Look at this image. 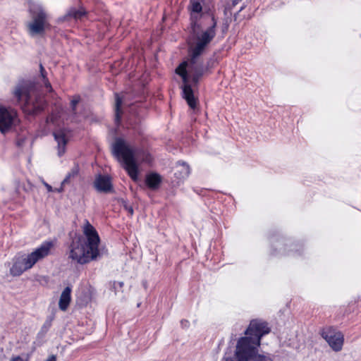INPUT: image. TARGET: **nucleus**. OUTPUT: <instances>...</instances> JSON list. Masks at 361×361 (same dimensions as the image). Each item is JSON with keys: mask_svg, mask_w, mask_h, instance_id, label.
I'll list each match as a JSON object with an SVG mask.
<instances>
[{"mask_svg": "<svg viewBox=\"0 0 361 361\" xmlns=\"http://www.w3.org/2000/svg\"><path fill=\"white\" fill-rule=\"evenodd\" d=\"M244 8H245V6H242V7L240 8V11H238V13H239V12H240L241 11H243Z\"/></svg>", "mask_w": 361, "mask_h": 361, "instance_id": "nucleus-36", "label": "nucleus"}, {"mask_svg": "<svg viewBox=\"0 0 361 361\" xmlns=\"http://www.w3.org/2000/svg\"><path fill=\"white\" fill-rule=\"evenodd\" d=\"M144 160L147 162H150L152 161L151 154L149 153H147L145 154V158L144 159Z\"/></svg>", "mask_w": 361, "mask_h": 361, "instance_id": "nucleus-31", "label": "nucleus"}, {"mask_svg": "<svg viewBox=\"0 0 361 361\" xmlns=\"http://www.w3.org/2000/svg\"><path fill=\"white\" fill-rule=\"evenodd\" d=\"M46 361H56V357L55 355L49 356Z\"/></svg>", "mask_w": 361, "mask_h": 361, "instance_id": "nucleus-32", "label": "nucleus"}, {"mask_svg": "<svg viewBox=\"0 0 361 361\" xmlns=\"http://www.w3.org/2000/svg\"><path fill=\"white\" fill-rule=\"evenodd\" d=\"M113 152L118 159L122 160L123 169L129 177L133 181H137L139 168L133 149L123 138L118 137L113 145Z\"/></svg>", "mask_w": 361, "mask_h": 361, "instance_id": "nucleus-5", "label": "nucleus"}, {"mask_svg": "<svg viewBox=\"0 0 361 361\" xmlns=\"http://www.w3.org/2000/svg\"><path fill=\"white\" fill-rule=\"evenodd\" d=\"M321 336L334 351L341 350L344 337L341 331L333 326H326L321 330Z\"/></svg>", "mask_w": 361, "mask_h": 361, "instance_id": "nucleus-8", "label": "nucleus"}, {"mask_svg": "<svg viewBox=\"0 0 361 361\" xmlns=\"http://www.w3.org/2000/svg\"><path fill=\"white\" fill-rule=\"evenodd\" d=\"M179 165L182 167V171L180 172V177L185 178L188 177L190 173V168L188 164L185 162L178 163Z\"/></svg>", "mask_w": 361, "mask_h": 361, "instance_id": "nucleus-21", "label": "nucleus"}, {"mask_svg": "<svg viewBox=\"0 0 361 361\" xmlns=\"http://www.w3.org/2000/svg\"><path fill=\"white\" fill-rule=\"evenodd\" d=\"M71 288L67 286L61 293L59 300V308L63 312H66L70 305L71 302Z\"/></svg>", "mask_w": 361, "mask_h": 361, "instance_id": "nucleus-14", "label": "nucleus"}, {"mask_svg": "<svg viewBox=\"0 0 361 361\" xmlns=\"http://www.w3.org/2000/svg\"><path fill=\"white\" fill-rule=\"evenodd\" d=\"M204 74V69L202 67H197L194 70V73L192 76V81L194 84H197L200 79Z\"/></svg>", "mask_w": 361, "mask_h": 361, "instance_id": "nucleus-19", "label": "nucleus"}, {"mask_svg": "<svg viewBox=\"0 0 361 361\" xmlns=\"http://www.w3.org/2000/svg\"><path fill=\"white\" fill-rule=\"evenodd\" d=\"M11 361H25L22 357L18 356L11 359Z\"/></svg>", "mask_w": 361, "mask_h": 361, "instance_id": "nucleus-33", "label": "nucleus"}, {"mask_svg": "<svg viewBox=\"0 0 361 361\" xmlns=\"http://www.w3.org/2000/svg\"><path fill=\"white\" fill-rule=\"evenodd\" d=\"M187 66H188V62L187 61H183L176 68V70H175L176 73L177 75H178L179 76L185 75V74L188 73V72H187Z\"/></svg>", "mask_w": 361, "mask_h": 361, "instance_id": "nucleus-20", "label": "nucleus"}, {"mask_svg": "<svg viewBox=\"0 0 361 361\" xmlns=\"http://www.w3.org/2000/svg\"><path fill=\"white\" fill-rule=\"evenodd\" d=\"M240 1L241 0L227 1L224 5V13L226 14L227 11H231Z\"/></svg>", "mask_w": 361, "mask_h": 361, "instance_id": "nucleus-22", "label": "nucleus"}, {"mask_svg": "<svg viewBox=\"0 0 361 361\" xmlns=\"http://www.w3.org/2000/svg\"><path fill=\"white\" fill-rule=\"evenodd\" d=\"M99 235L92 226V261L109 256V250L105 244L101 245Z\"/></svg>", "mask_w": 361, "mask_h": 361, "instance_id": "nucleus-10", "label": "nucleus"}, {"mask_svg": "<svg viewBox=\"0 0 361 361\" xmlns=\"http://www.w3.org/2000/svg\"><path fill=\"white\" fill-rule=\"evenodd\" d=\"M42 183L46 187V188L47 189L48 192H53L54 191L52 187L50 185H49L47 183H46L44 180H42Z\"/></svg>", "mask_w": 361, "mask_h": 361, "instance_id": "nucleus-30", "label": "nucleus"}, {"mask_svg": "<svg viewBox=\"0 0 361 361\" xmlns=\"http://www.w3.org/2000/svg\"><path fill=\"white\" fill-rule=\"evenodd\" d=\"M55 140L58 144V154L61 156L65 152L67 138L63 130H59L53 133Z\"/></svg>", "mask_w": 361, "mask_h": 361, "instance_id": "nucleus-15", "label": "nucleus"}, {"mask_svg": "<svg viewBox=\"0 0 361 361\" xmlns=\"http://www.w3.org/2000/svg\"><path fill=\"white\" fill-rule=\"evenodd\" d=\"M80 97L79 95H75L73 97V99H71V110L73 114H75V107H76L77 104L80 102Z\"/></svg>", "mask_w": 361, "mask_h": 361, "instance_id": "nucleus-25", "label": "nucleus"}, {"mask_svg": "<svg viewBox=\"0 0 361 361\" xmlns=\"http://www.w3.org/2000/svg\"><path fill=\"white\" fill-rule=\"evenodd\" d=\"M162 181L161 176L157 173H150L146 176L145 184L151 190H157L159 188Z\"/></svg>", "mask_w": 361, "mask_h": 361, "instance_id": "nucleus-16", "label": "nucleus"}, {"mask_svg": "<svg viewBox=\"0 0 361 361\" xmlns=\"http://www.w3.org/2000/svg\"><path fill=\"white\" fill-rule=\"evenodd\" d=\"M56 118V116H54V114H51L47 118L46 122L47 124H49L50 123H54L55 122Z\"/></svg>", "mask_w": 361, "mask_h": 361, "instance_id": "nucleus-27", "label": "nucleus"}, {"mask_svg": "<svg viewBox=\"0 0 361 361\" xmlns=\"http://www.w3.org/2000/svg\"><path fill=\"white\" fill-rule=\"evenodd\" d=\"M183 97L186 101L189 107L195 110L198 104L197 98L195 97L194 92L190 85H183Z\"/></svg>", "mask_w": 361, "mask_h": 361, "instance_id": "nucleus-12", "label": "nucleus"}, {"mask_svg": "<svg viewBox=\"0 0 361 361\" xmlns=\"http://www.w3.org/2000/svg\"><path fill=\"white\" fill-rule=\"evenodd\" d=\"M212 22L209 27L200 32L197 31V29L200 28V25L196 22L192 23L194 42L190 44L188 49L189 62L191 64L196 63L197 59L204 52L216 35L217 20L214 15L212 16Z\"/></svg>", "mask_w": 361, "mask_h": 361, "instance_id": "nucleus-3", "label": "nucleus"}, {"mask_svg": "<svg viewBox=\"0 0 361 361\" xmlns=\"http://www.w3.org/2000/svg\"><path fill=\"white\" fill-rule=\"evenodd\" d=\"M18 122L17 113L12 109L0 106V131L7 133Z\"/></svg>", "mask_w": 361, "mask_h": 361, "instance_id": "nucleus-9", "label": "nucleus"}, {"mask_svg": "<svg viewBox=\"0 0 361 361\" xmlns=\"http://www.w3.org/2000/svg\"><path fill=\"white\" fill-rule=\"evenodd\" d=\"M270 331L271 328L267 322L259 319L251 320L245 331L247 336L241 337L238 341L236 348L238 349V353L240 355H250L255 353V348L260 346L262 336Z\"/></svg>", "mask_w": 361, "mask_h": 361, "instance_id": "nucleus-1", "label": "nucleus"}, {"mask_svg": "<svg viewBox=\"0 0 361 361\" xmlns=\"http://www.w3.org/2000/svg\"><path fill=\"white\" fill-rule=\"evenodd\" d=\"M188 323H189L188 321L185 320V319L181 321V324L183 326H186L187 324H188Z\"/></svg>", "mask_w": 361, "mask_h": 361, "instance_id": "nucleus-34", "label": "nucleus"}, {"mask_svg": "<svg viewBox=\"0 0 361 361\" xmlns=\"http://www.w3.org/2000/svg\"><path fill=\"white\" fill-rule=\"evenodd\" d=\"M85 13L81 11L71 10L68 16L75 19H80L84 16Z\"/></svg>", "mask_w": 361, "mask_h": 361, "instance_id": "nucleus-24", "label": "nucleus"}, {"mask_svg": "<svg viewBox=\"0 0 361 361\" xmlns=\"http://www.w3.org/2000/svg\"><path fill=\"white\" fill-rule=\"evenodd\" d=\"M85 236H76L71 245L69 258L83 264L89 262L90 256V224L87 221Z\"/></svg>", "mask_w": 361, "mask_h": 361, "instance_id": "nucleus-6", "label": "nucleus"}, {"mask_svg": "<svg viewBox=\"0 0 361 361\" xmlns=\"http://www.w3.org/2000/svg\"><path fill=\"white\" fill-rule=\"evenodd\" d=\"M127 209H128V212H129L131 215H133V209L131 207H130L127 208Z\"/></svg>", "mask_w": 361, "mask_h": 361, "instance_id": "nucleus-35", "label": "nucleus"}, {"mask_svg": "<svg viewBox=\"0 0 361 361\" xmlns=\"http://www.w3.org/2000/svg\"><path fill=\"white\" fill-rule=\"evenodd\" d=\"M95 188L100 192H111L113 191V185L110 177L99 175L95 180Z\"/></svg>", "mask_w": 361, "mask_h": 361, "instance_id": "nucleus-13", "label": "nucleus"}, {"mask_svg": "<svg viewBox=\"0 0 361 361\" xmlns=\"http://www.w3.org/2000/svg\"><path fill=\"white\" fill-rule=\"evenodd\" d=\"M226 361H272L269 357L258 354V348H255V353L250 355H240L238 349L236 348L233 357H228Z\"/></svg>", "mask_w": 361, "mask_h": 361, "instance_id": "nucleus-11", "label": "nucleus"}, {"mask_svg": "<svg viewBox=\"0 0 361 361\" xmlns=\"http://www.w3.org/2000/svg\"><path fill=\"white\" fill-rule=\"evenodd\" d=\"M54 247L51 241L42 243L40 247L34 250L27 255H23L16 258L14 263L10 269L11 274L20 276L25 271L31 269L37 262L47 257Z\"/></svg>", "mask_w": 361, "mask_h": 361, "instance_id": "nucleus-4", "label": "nucleus"}, {"mask_svg": "<svg viewBox=\"0 0 361 361\" xmlns=\"http://www.w3.org/2000/svg\"><path fill=\"white\" fill-rule=\"evenodd\" d=\"M115 122L118 124L121 121L123 111L121 109L123 104V98L120 97L118 93H115Z\"/></svg>", "mask_w": 361, "mask_h": 361, "instance_id": "nucleus-17", "label": "nucleus"}, {"mask_svg": "<svg viewBox=\"0 0 361 361\" xmlns=\"http://www.w3.org/2000/svg\"><path fill=\"white\" fill-rule=\"evenodd\" d=\"M180 77L182 78L183 85H190L189 84V77H188V73L185 74V75L180 76Z\"/></svg>", "mask_w": 361, "mask_h": 361, "instance_id": "nucleus-29", "label": "nucleus"}, {"mask_svg": "<svg viewBox=\"0 0 361 361\" xmlns=\"http://www.w3.org/2000/svg\"><path fill=\"white\" fill-rule=\"evenodd\" d=\"M191 11L192 12L200 13L202 11L201 4L197 1H191Z\"/></svg>", "mask_w": 361, "mask_h": 361, "instance_id": "nucleus-23", "label": "nucleus"}, {"mask_svg": "<svg viewBox=\"0 0 361 361\" xmlns=\"http://www.w3.org/2000/svg\"><path fill=\"white\" fill-rule=\"evenodd\" d=\"M13 94L18 102H21V109L26 114L37 115L44 108L43 97L35 93L34 85L29 81L19 82L13 90Z\"/></svg>", "mask_w": 361, "mask_h": 361, "instance_id": "nucleus-2", "label": "nucleus"}, {"mask_svg": "<svg viewBox=\"0 0 361 361\" xmlns=\"http://www.w3.org/2000/svg\"><path fill=\"white\" fill-rule=\"evenodd\" d=\"M109 290L114 292L115 294L117 293L118 290H121L123 289L124 283L123 281H112L109 283Z\"/></svg>", "mask_w": 361, "mask_h": 361, "instance_id": "nucleus-18", "label": "nucleus"}, {"mask_svg": "<svg viewBox=\"0 0 361 361\" xmlns=\"http://www.w3.org/2000/svg\"><path fill=\"white\" fill-rule=\"evenodd\" d=\"M68 178H69V176H67V177H66V178L63 180V182L61 183V185H61V187L60 188H59V189H55V190H54V191H56V192H62V191H63V185L65 183H66L68 182Z\"/></svg>", "mask_w": 361, "mask_h": 361, "instance_id": "nucleus-28", "label": "nucleus"}, {"mask_svg": "<svg viewBox=\"0 0 361 361\" xmlns=\"http://www.w3.org/2000/svg\"><path fill=\"white\" fill-rule=\"evenodd\" d=\"M39 66H40V72H41L42 77L44 80V85L47 87H49L50 89V90H51L52 88L51 87V84L46 78V71L42 64H40Z\"/></svg>", "mask_w": 361, "mask_h": 361, "instance_id": "nucleus-26", "label": "nucleus"}, {"mask_svg": "<svg viewBox=\"0 0 361 361\" xmlns=\"http://www.w3.org/2000/svg\"><path fill=\"white\" fill-rule=\"evenodd\" d=\"M32 20L28 23L29 33L32 35L42 34L49 25L47 15L40 7L30 8Z\"/></svg>", "mask_w": 361, "mask_h": 361, "instance_id": "nucleus-7", "label": "nucleus"}]
</instances>
